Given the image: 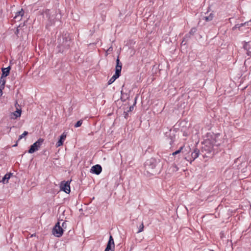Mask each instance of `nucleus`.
I'll return each mask as SVG.
<instances>
[{
  "label": "nucleus",
  "instance_id": "1",
  "mask_svg": "<svg viewBox=\"0 0 251 251\" xmlns=\"http://www.w3.org/2000/svg\"><path fill=\"white\" fill-rule=\"evenodd\" d=\"M158 162L154 158H151L146 161L145 167L147 172L151 171L155 168L157 165Z\"/></svg>",
  "mask_w": 251,
  "mask_h": 251
},
{
  "label": "nucleus",
  "instance_id": "2",
  "mask_svg": "<svg viewBox=\"0 0 251 251\" xmlns=\"http://www.w3.org/2000/svg\"><path fill=\"white\" fill-rule=\"evenodd\" d=\"M44 142V139L42 138L39 139L37 141L35 142L31 146L29 150H28V153H32L36 151L39 150L41 146Z\"/></svg>",
  "mask_w": 251,
  "mask_h": 251
},
{
  "label": "nucleus",
  "instance_id": "3",
  "mask_svg": "<svg viewBox=\"0 0 251 251\" xmlns=\"http://www.w3.org/2000/svg\"><path fill=\"white\" fill-rule=\"evenodd\" d=\"M52 234L57 237H60L62 235L63 229L60 226L59 222L56 224L55 226L52 229Z\"/></svg>",
  "mask_w": 251,
  "mask_h": 251
},
{
  "label": "nucleus",
  "instance_id": "4",
  "mask_svg": "<svg viewBox=\"0 0 251 251\" xmlns=\"http://www.w3.org/2000/svg\"><path fill=\"white\" fill-rule=\"evenodd\" d=\"M70 182L67 181H62L60 183V190L64 191L65 193L69 194L70 192Z\"/></svg>",
  "mask_w": 251,
  "mask_h": 251
},
{
  "label": "nucleus",
  "instance_id": "5",
  "mask_svg": "<svg viewBox=\"0 0 251 251\" xmlns=\"http://www.w3.org/2000/svg\"><path fill=\"white\" fill-rule=\"evenodd\" d=\"M115 244L113 238L111 235L109 237V239L106 246L105 251H114Z\"/></svg>",
  "mask_w": 251,
  "mask_h": 251
},
{
  "label": "nucleus",
  "instance_id": "6",
  "mask_svg": "<svg viewBox=\"0 0 251 251\" xmlns=\"http://www.w3.org/2000/svg\"><path fill=\"white\" fill-rule=\"evenodd\" d=\"M102 171V168L100 165L93 166L91 169V172L96 175H99Z\"/></svg>",
  "mask_w": 251,
  "mask_h": 251
},
{
  "label": "nucleus",
  "instance_id": "7",
  "mask_svg": "<svg viewBox=\"0 0 251 251\" xmlns=\"http://www.w3.org/2000/svg\"><path fill=\"white\" fill-rule=\"evenodd\" d=\"M116 71H115V74H116V75H120L121 70H122V64L120 63V60L119 59V57L117 58L116 60Z\"/></svg>",
  "mask_w": 251,
  "mask_h": 251
},
{
  "label": "nucleus",
  "instance_id": "8",
  "mask_svg": "<svg viewBox=\"0 0 251 251\" xmlns=\"http://www.w3.org/2000/svg\"><path fill=\"white\" fill-rule=\"evenodd\" d=\"M205 144H206L207 145L209 144L210 145L209 149H208L209 151H211L212 150L214 149V146H218L219 145V143H216V141L215 139H212L211 141H206Z\"/></svg>",
  "mask_w": 251,
  "mask_h": 251
},
{
  "label": "nucleus",
  "instance_id": "9",
  "mask_svg": "<svg viewBox=\"0 0 251 251\" xmlns=\"http://www.w3.org/2000/svg\"><path fill=\"white\" fill-rule=\"evenodd\" d=\"M244 48L247 51V55L249 56H251V50H251V42H246L244 45Z\"/></svg>",
  "mask_w": 251,
  "mask_h": 251
},
{
  "label": "nucleus",
  "instance_id": "10",
  "mask_svg": "<svg viewBox=\"0 0 251 251\" xmlns=\"http://www.w3.org/2000/svg\"><path fill=\"white\" fill-rule=\"evenodd\" d=\"M66 138V134L64 132L60 136L59 141L56 143V147H58L62 146L63 145L64 141H65Z\"/></svg>",
  "mask_w": 251,
  "mask_h": 251
},
{
  "label": "nucleus",
  "instance_id": "11",
  "mask_svg": "<svg viewBox=\"0 0 251 251\" xmlns=\"http://www.w3.org/2000/svg\"><path fill=\"white\" fill-rule=\"evenodd\" d=\"M200 151L198 149H195L191 153V157L192 159L190 161V163L198 157L199 155Z\"/></svg>",
  "mask_w": 251,
  "mask_h": 251
},
{
  "label": "nucleus",
  "instance_id": "12",
  "mask_svg": "<svg viewBox=\"0 0 251 251\" xmlns=\"http://www.w3.org/2000/svg\"><path fill=\"white\" fill-rule=\"evenodd\" d=\"M21 109H18L17 108L16 111L11 114V118L15 119L18 117H20L21 115Z\"/></svg>",
  "mask_w": 251,
  "mask_h": 251
},
{
  "label": "nucleus",
  "instance_id": "13",
  "mask_svg": "<svg viewBox=\"0 0 251 251\" xmlns=\"http://www.w3.org/2000/svg\"><path fill=\"white\" fill-rule=\"evenodd\" d=\"M12 175V173H7L3 177L1 181L4 184L7 183L8 182V180L10 179L11 176Z\"/></svg>",
  "mask_w": 251,
  "mask_h": 251
},
{
  "label": "nucleus",
  "instance_id": "14",
  "mask_svg": "<svg viewBox=\"0 0 251 251\" xmlns=\"http://www.w3.org/2000/svg\"><path fill=\"white\" fill-rule=\"evenodd\" d=\"M24 14V11L23 10V9H21V11H19L16 13V15L14 16V19L18 20H20Z\"/></svg>",
  "mask_w": 251,
  "mask_h": 251
},
{
  "label": "nucleus",
  "instance_id": "15",
  "mask_svg": "<svg viewBox=\"0 0 251 251\" xmlns=\"http://www.w3.org/2000/svg\"><path fill=\"white\" fill-rule=\"evenodd\" d=\"M10 70V67L9 66L5 68H3L2 69V74L1 76L5 77L7 76L9 74Z\"/></svg>",
  "mask_w": 251,
  "mask_h": 251
},
{
  "label": "nucleus",
  "instance_id": "16",
  "mask_svg": "<svg viewBox=\"0 0 251 251\" xmlns=\"http://www.w3.org/2000/svg\"><path fill=\"white\" fill-rule=\"evenodd\" d=\"M213 17H214L213 14L212 13H210L207 16L203 17L202 19L205 20L206 22H209L213 20Z\"/></svg>",
  "mask_w": 251,
  "mask_h": 251
},
{
  "label": "nucleus",
  "instance_id": "17",
  "mask_svg": "<svg viewBox=\"0 0 251 251\" xmlns=\"http://www.w3.org/2000/svg\"><path fill=\"white\" fill-rule=\"evenodd\" d=\"M120 76L119 75H116V74H115L109 80L108 83V84H111L113 83L115 80L118 78Z\"/></svg>",
  "mask_w": 251,
  "mask_h": 251
},
{
  "label": "nucleus",
  "instance_id": "18",
  "mask_svg": "<svg viewBox=\"0 0 251 251\" xmlns=\"http://www.w3.org/2000/svg\"><path fill=\"white\" fill-rule=\"evenodd\" d=\"M28 133L27 131H24V133L19 136L18 140L22 139L23 138H24V137L26 136L28 134Z\"/></svg>",
  "mask_w": 251,
  "mask_h": 251
},
{
  "label": "nucleus",
  "instance_id": "19",
  "mask_svg": "<svg viewBox=\"0 0 251 251\" xmlns=\"http://www.w3.org/2000/svg\"><path fill=\"white\" fill-rule=\"evenodd\" d=\"M82 124V120H80L79 121H78L75 125V127H78L79 126H81Z\"/></svg>",
  "mask_w": 251,
  "mask_h": 251
},
{
  "label": "nucleus",
  "instance_id": "20",
  "mask_svg": "<svg viewBox=\"0 0 251 251\" xmlns=\"http://www.w3.org/2000/svg\"><path fill=\"white\" fill-rule=\"evenodd\" d=\"M247 23H242V24H239V25H236L234 27V28H240L241 26L245 25Z\"/></svg>",
  "mask_w": 251,
  "mask_h": 251
},
{
  "label": "nucleus",
  "instance_id": "21",
  "mask_svg": "<svg viewBox=\"0 0 251 251\" xmlns=\"http://www.w3.org/2000/svg\"><path fill=\"white\" fill-rule=\"evenodd\" d=\"M144 225H143V223H142V224L139 226V230L138 231V233H139V232H141L143 231V230H144Z\"/></svg>",
  "mask_w": 251,
  "mask_h": 251
},
{
  "label": "nucleus",
  "instance_id": "22",
  "mask_svg": "<svg viewBox=\"0 0 251 251\" xmlns=\"http://www.w3.org/2000/svg\"><path fill=\"white\" fill-rule=\"evenodd\" d=\"M45 14L46 15V16L48 17L49 19H50V10H49V9H46L45 11Z\"/></svg>",
  "mask_w": 251,
  "mask_h": 251
},
{
  "label": "nucleus",
  "instance_id": "23",
  "mask_svg": "<svg viewBox=\"0 0 251 251\" xmlns=\"http://www.w3.org/2000/svg\"><path fill=\"white\" fill-rule=\"evenodd\" d=\"M182 149H183V147H180V148L178 150H177V151H176L172 153V154H173V155H176V154H177L179 153V152H180V151H181V150H182Z\"/></svg>",
  "mask_w": 251,
  "mask_h": 251
},
{
  "label": "nucleus",
  "instance_id": "24",
  "mask_svg": "<svg viewBox=\"0 0 251 251\" xmlns=\"http://www.w3.org/2000/svg\"><path fill=\"white\" fill-rule=\"evenodd\" d=\"M4 77H5L1 76L0 84H5L6 81H5V80L4 79Z\"/></svg>",
  "mask_w": 251,
  "mask_h": 251
},
{
  "label": "nucleus",
  "instance_id": "25",
  "mask_svg": "<svg viewBox=\"0 0 251 251\" xmlns=\"http://www.w3.org/2000/svg\"><path fill=\"white\" fill-rule=\"evenodd\" d=\"M172 167H173V170L174 171H178V167H177L176 166V165H175V164L173 165V166H172Z\"/></svg>",
  "mask_w": 251,
  "mask_h": 251
},
{
  "label": "nucleus",
  "instance_id": "26",
  "mask_svg": "<svg viewBox=\"0 0 251 251\" xmlns=\"http://www.w3.org/2000/svg\"><path fill=\"white\" fill-rule=\"evenodd\" d=\"M4 85L2 84H0V90H2L4 88Z\"/></svg>",
  "mask_w": 251,
  "mask_h": 251
},
{
  "label": "nucleus",
  "instance_id": "27",
  "mask_svg": "<svg viewBox=\"0 0 251 251\" xmlns=\"http://www.w3.org/2000/svg\"><path fill=\"white\" fill-rule=\"evenodd\" d=\"M196 31V29L194 28H192L191 29L190 32V33H194L195 32V31Z\"/></svg>",
  "mask_w": 251,
  "mask_h": 251
},
{
  "label": "nucleus",
  "instance_id": "28",
  "mask_svg": "<svg viewBox=\"0 0 251 251\" xmlns=\"http://www.w3.org/2000/svg\"><path fill=\"white\" fill-rule=\"evenodd\" d=\"M133 109V106H131L129 107V111H132Z\"/></svg>",
  "mask_w": 251,
  "mask_h": 251
},
{
  "label": "nucleus",
  "instance_id": "29",
  "mask_svg": "<svg viewBox=\"0 0 251 251\" xmlns=\"http://www.w3.org/2000/svg\"><path fill=\"white\" fill-rule=\"evenodd\" d=\"M65 225H66V222H64L62 224V227H64L65 226Z\"/></svg>",
  "mask_w": 251,
  "mask_h": 251
},
{
  "label": "nucleus",
  "instance_id": "30",
  "mask_svg": "<svg viewBox=\"0 0 251 251\" xmlns=\"http://www.w3.org/2000/svg\"><path fill=\"white\" fill-rule=\"evenodd\" d=\"M173 142H174V140H173V138H171V141L170 142V144L171 145L173 143Z\"/></svg>",
  "mask_w": 251,
  "mask_h": 251
},
{
  "label": "nucleus",
  "instance_id": "31",
  "mask_svg": "<svg viewBox=\"0 0 251 251\" xmlns=\"http://www.w3.org/2000/svg\"><path fill=\"white\" fill-rule=\"evenodd\" d=\"M2 95V90H0V96H1Z\"/></svg>",
  "mask_w": 251,
  "mask_h": 251
},
{
  "label": "nucleus",
  "instance_id": "32",
  "mask_svg": "<svg viewBox=\"0 0 251 251\" xmlns=\"http://www.w3.org/2000/svg\"><path fill=\"white\" fill-rule=\"evenodd\" d=\"M20 27V26L18 27L17 29V33H18V32H19V28Z\"/></svg>",
  "mask_w": 251,
  "mask_h": 251
},
{
  "label": "nucleus",
  "instance_id": "33",
  "mask_svg": "<svg viewBox=\"0 0 251 251\" xmlns=\"http://www.w3.org/2000/svg\"><path fill=\"white\" fill-rule=\"evenodd\" d=\"M210 251H214L213 250H210Z\"/></svg>",
  "mask_w": 251,
  "mask_h": 251
}]
</instances>
